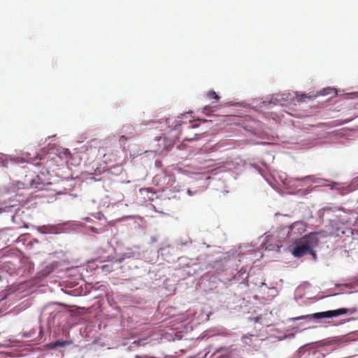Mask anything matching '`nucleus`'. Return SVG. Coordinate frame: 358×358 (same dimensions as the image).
Masks as SVG:
<instances>
[{
	"mask_svg": "<svg viewBox=\"0 0 358 358\" xmlns=\"http://www.w3.org/2000/svg\"><path fill=\"white\" fill-rule=\"evenodd\" d=\"M357 312L355 308H341L336 310H327L324 312L316 313L310 315H303L296 317L295 320H303L306 318L319 320L322 318H331L338 317L342 315H353Z\"/></svg>",
	"mask_w": 358,
	"mask_h": 358,
	"instance_id": "f257e3e1",
	"label": "nucleus"
},
{
	"mask_svg": "<svg viewBox=\"0 0 358 358\" xmlns=\"http://www.w3.org/2000/svg\"><path fill=\"white\" fill-rule=\"evenodd\" d=\"M309 251H310L309 246L300 240L299 243L293 249L292 255L294 257L299 258L308 253Z\"/></svg>",
	"mask_w": 358,
	"mask_h": 358,
	"instance_id": "f03ea898",
	"label": "nucleus"
},
{
	"mask_svg": "<svg viewBox=\"0 0 358 358\" xmlns=\"http://www.w3.org/2000/svg\"><path fill=\"white\" fill-rule=\"evenodd\" d=\"M319 234L320 232L310 233L309 234L303 237L301 241H303L305 244H307L310 249L312 247L316 246L317 245L318 239L317 238V235Z\"/></svg>",
	"mask_w": 358,
	"mask_h": 358,
	"instance_id": "7ed1b4c3",
	"label": "nucleus"
},
{
	"mask_svg": "<svg viewBox=\"0 0 358 358\" xmlns=\"http://www.w3.org/2000/svg\"><path fill=\"white\" fill-rule=\"evenodd\" d=\"M66 344H68L67 341H57L56 342L49 343L48 346L49 348L53 349L57 347H64Z\"/></svg>",
	"mask_w": 358,
	"mask_h": 358,
	"instance_id": "20e7f679",
	"label": "nucleus"
},
{
	"mask_svg": "<svg viewBox=\"0 0 358 358\" xmlns=\"http://www.w3.org/2000/svg\"><path fill=\"white\" fill-rule=\"evenodd\" d=\"M43 183L41 181V178L39 176H37L36 178L34 179L31 182V186L34 188H39V185Z\"/></svg>",
	"mask_w": 358,
	"mask_h": 358,
	"instance_id": "39448f33",
	"label": "nucleus"
},
{
	"mask_svg": "<svg viewBox=\"0 0 358 358\" xmlns=\"http://www.w3.org/2000/svg\"><path fill=\"white\" fill-rule=\"evenodd\" d=\"M207 96L210 99H219L220 98L219 96L214 91L208 92Z\"/></svg>",
	"mask_w": 358,
	"mask_h": 358,
	"instance_id": "423d86ee",
	"label": "nucleus"
},
{
	"mask_svg": "<svg viewBox=\"0 0 358 358\" xmlns=\"http://www.w3.org/2000/svg\"><path fill=\"white\" fill-rule=\"evenodd\" d=\"M145 345V343H144V340H138V341H135L132 343L131 345L130 346V348H132L133 346H141V345Z\"/></svg>",
	"mask_w": 358,
	"mask_h": 358,
	"instance_id": "0eeeda50",
	"label": "nucleus"
},
{
	"mask_svg": "<svg viewBox=\"0 0 358 358\" xmlns=\"http://www.w3.org/2000/svg\"><path fill=\"white\" fill-rule=\"evenodd\" d=\"M135 358H156V357L154 356H150V355H136L135 356Z\"/></svg>",
	"mask_w": 358,
	"mask_h": 358,
	"instance_id": "6e6552de",
	"label": "nucleus"
},
{
	"mask_svg": "<svg viewBox=\"0 0 358 358\" xmlns=\"http://www.w3.org/2000/svg\"><path fill=\"white\" fill-rule=\"evenodd\" d=\"M90 230H91L92 232H94V233H96V234H99V233H101V232L104 231V230H103V229H96V228H95V227H90Z\"/></svg>",
	"mask_w": 358,
	"mask_h": 358,
	"instance_id": "1a4fd4ad",
	"label": "nucleus"
},
{
	"mask_svg": "<svg viewBox=\"0 0 358 358\" xmlns=\"http://www.w3.org/2000/svg\"><path fill=\"white\" fill-rule=\"evenodd\" d=\"M10 207H5V208H0V214H1L3 212H8L10 210Z\"/></svg>",
	"mask_w": 358,
	"mask_h": 358,
	"instance_id": "9d476101",
	"label": "nucleus"
},
{
	"mask_svg": "<svg viewBox=\"0 0 358 358\" xmlns=\"http://www.w3.org/2000/svg\"><path fill=\"white\" fill-rule=\"evenodd\" d=\"M127 140V138L125 136H121L120 138V142H123Z\"/></svg>",
	"mask_w": 358,
	"mask_h": 358,
	"instance_id": "9b49d317",
	"label": "nucleus"
},
{
	"mask_svg": "<svg viewBox=\"0 0 358 358\" xmlns=\"http://www.w3.org/2000/svg\"><path fill=\"white\" fill-rule=\"evenodd\" d=\"M308 253H310L315 259L316 258V254H315V252L312 250V248H310V251H309V252H308Z\"/></svg>",
	"mask_w": 358,
	"mask_h": 358,
	"instance_id": "f8f14e48",
	"label": "nucleus"
},
{
	"mask_svg": "<svg viewBox=\"0 0 358 358\" xmlns=\"http://www.w3.org/2000/svg\"><path fill=\"white\" fill-rule=\"evenodd\" d=\"M64 155H65L66 157H69V155H70V152L68 151V150H65L64 151Z\"/></svg>",
	"mask_w": 358,
	"mask_h": 358,
	"instance_id": "ddd939ff",
	"label": "nucleus"
},
{
	"mask_svg": "<svg viewBox=\"0 0 358 358\" xmlns=\"http://www.w3.org/2000/svg\"><path fill=\"white\" fill-rule=\"evenodd\" d=\"M159 164H160V162H156V165H157V166H159Z\"/></svg>",
	"mask_w": 358,
	"mask_h": 358,
	"instance_id": "4468645a",
	"label": "nucleus"
},
{
	"mask_svg": "<svg viewBox=\"0 0 358 358\" xmlns=\"http://www.w3.org/2000/svg\"><path fill=\"white\" fill-rule=\"evenodd\" d=\"M49 227H45V226H43V228L44 229H48Z\"/></svg>",
	"mask_w": 358,
	"mask_h": 358,
	"instance_id": "2eb2a0df",
	"label": "nucleus"
},
{
	"mask_svg": "<svg viewBox=\"0 0 358 358\" xmlns=\"http://www.w3.org/2000/svg\"><path fill=\"white\" fill-rule=\"evenodd\" d=\"M266 143H264V142H262V143H259V144H265Z\"/></svg>",
	"mask_w": 358,
	"mask_h": 358,
	"instance_id": "dca6fc26",
	"label": "nucleus"
}]
</instances>
